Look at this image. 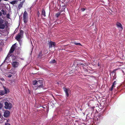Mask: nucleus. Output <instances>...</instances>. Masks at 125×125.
I'll use <instances>...</instances> for the list:
<instances>
[{
  "instance_id": "nucleus-1",
  "label": "nucleus",
  "mask_w": 125,
  "mask_h": 125,
  "mask_svg": "<svg viewBox=\"0 0 125 125\" xmlns=\"http://www.w3.org/2000/svg\"><path fill=\"white\" fill-rule=\"evenodd\" d=\"M4 107L6 109H10L12 107V104L11 103L6 101L4 102Z\"/></svg>"
},
{
  "instance_id": "nucleus-2",
  "label": "nucleus",
  "mask_w": 125,
  "mask_h": 125,
  "mask_svg": "<svg viewBox=\"0 0 125 125\" xmlns=\"http://www.w3.org/2000/svg\"><path fill=\"white\" fill-rule=\"evenodd\" d=\"M16 43H15L12 46L7 55V56L10 57L11 56V53L13 52L16 47Z\"/></svg>"
},
{
  "instance_id": "nucleus-3",
  "label": "nucleus",
  "mask_w": 125,
  "mask_h": 125,
  "mask_svg": "<svg viewBox=\"0 0 125 125\" xmlns=\"http://www.w3.org/2000/svg\"><path fill=\"white\" fill-rule=\"evenodd\" d=\"M23 31L22 30H21L20 32L16 36L15 39L17 40H21L23 36Z\"/></svg>"
},
{
  "instance_id": "nucleus-4",
  "label": "nucleus",
  "mask_w": 125,
  "mask_h": 125,
  "mask_svg": "<svg viewBox=\"0 0 125 125\" xmlns=\"http://www.w3.org/2000/svg\"><path fill=\"white\" fill-rule=\"evenodd\" d=\"M36 86L37 87V89L41 88H43L44 87V86L43 84L42 81L41 80H39L38 81Z\"/></svg>"
},
{
  "instance_id": "nucleus-5",
  "label": "nucleus",
  "mask_w": 125,
  "mask_h": 125,
  "mask_svg": "<svg viewBox=\"0 0 125 125\" xmlns=\"http://www.w3.org/2000/svg\"><path fill=\"white\" fill-rule=\"evenodd\" d=\"M23 19L24 22L25 23H27L28 21V14L25 11H24L23 15Z\"/></svg>"
},
{
  "instance_id": "nucleus-6",
  "label": "nucleus",
  "mask_w": 125,
  "mask_h": 125,
  "mask_svg": "<svg viewBox=\"0 0 125 125\" xmlns=\"http://www.w3.org/2000/svg\"><path fill=\"white\" fill-rule=\"evenodd\" d=\"M4 90H1L0 91V95H3L4 94H6L9 91L8 89L4 88Z\"/></svg>"
},
{
  "instance_id": "nucleus-7",
  "label": "nucleus",
  "mask_w": 125,
  "mask_h": 125,
  "mask_svg": "<svg viewBox=\"0 0 125 125\" xmlns=\"http://www.w3.org/2000/svg\"><path fill=\"white\" fill-rule=\"evenodd\" d=\"M48 44L49 45V48H52L53 46L54 47L56 46V43L55 42L52 41H48Z\"/></svg>"
},
{
  "instance_id": "nucleus-8",
  "label": "nucleus",
  "mask_w": 125,
  "mask_h": 125,
  "mask_svg": "<svg viewBox=\"0 0 125 125\" xmlns=\"http://www.w3.org/2000/svg\"><path fill=\"white\" fill-rule=\"evenodd\" d=\"M12 66L14 68L18 67L20 65L19 62L16 61L12 62L11 63Z\"/></svg>"
},
{
  "instance_id": "nucleus-9",
  "label": "nucleus",
  "mask_w": 125,
  "mask_h": 125,
  "mask_svg": "<svg viewBox=\"0 0 125 125\" xmlns=\"http://www.w3.org/2000/svg\"><path fill=\"white\" fill-rule=\"evenodd\" d=\"M38 81L36 80L33 81L32 82V84L33 85V88L35 90L37 89V87L36 86V84Z\"/></svg>"
},
{
  "instance_id": "nucleus-10",
  "label": "nucleus",
  "mask_w": 125,
  "mask_h": 125,
  "mask_svg": "<svg viewBox=\"0 0 125 125\" xmlns=\"http://www.w3.org/2000/svg\"><path fill=\"white\" fill-rule=\"evenodd\" d=\"M10 114V112L8 110H6L4 112V116L5 117H7L9 116Z\"/></svg>"
},
{
  "instance_id": "nucleus-11",
  "label": "nucleus",
  "mask_w": 125,
  "mask_h": 125,
  "mask_svg": "<svg viewBox=\"0 0 125 125\" xmlns=\"http://www.w3.org/2000/svg\"><path fill=\"white\" fill-rule=\"evenodd\" d=\"M5 24L2 23L0 24V29H2L3 30L1 31L3 33L4 32V30H3L4 29L5 26Z\"/></svg>"
},
{
  "instance_id": "nucleus-12",
  "label": "nucleus",
  "mask_w": 125,
  "mask_h": 125,
  "mask_svg": "<svg viewBox=\"0 0 125 125\" xmlns=\"http://www.w3.org/2000/svg\"><path fill=\"white\" fill-rule=\"evenodd\" d=\"M63 89L65 93L67 96L68 97L69 95L68 92L70 91V89H67L65 87L63 88Z\"/></svg>"
},
{
  "instance_id": "nucleus-13",
  "label": "nucleus",
  "mask_w": 125,
  "mask_h": 125,
  "mask_svg": "<svg viewBox=\"0 0 125 125\" xmlns=\"http://www.w3.org/2000/svg\"><path fill=\"white\" fill-rule=\"evenodd\" d=\"M116 25L118 28L121 29L122 30L123 29V26L121 23L118 22L117 23Z\"/></svg>"
},
{
  "instance_id": "nucleus-14",
  "label": "nucleus",
  "mask_w": 125,
  "mask_h": 125,
  "mask_svg": "<svg viewBox=\"0 0 125 125\" xmlns=\"http://www.w3.org/2000/svg\"><path fill=\"white\" fill-rule=\"evenodd\" d=\"M42 15H43L44 17H45L46 16L45 11L44 9H43L42 10Z\"/></svg>"
},
{
  "instance_id": "nucleus-15",
  "label": "nucleus",
  "mask_w": 125,
  "mask_h": 125,
  "mask_svg": "<svg viewBox=\"0 0 125 125\" xmlns=\"http://www.w3.org/2000/svg\"><path fill=\"white\" fill-rule=\"evenodd\" d=\"M5 76L9 78L11 77L12 76L11 74H10L9 73H7L5 74Z\"/></svg>"
},
{
  "instance_id": "nucleus-16",
  "label": "nucleus",
  "mask_w": 125,
  "mask_h": 125,
  "mask_svg": "<svg viewBox=\"0 0 125 125\" xmlns=\"http://www.w3.org/2000/svg\"><path fill=\"white\" fill-rule=\"evenodd\" d=\"M4 21L0 17V24L3 23Z\"/></svg>"
},
{
  "instance_id": "nucleus-17",
  "label": "nucleus",
  "mask_w": 125,
  "mask_h": 125,
  "mask_svg": "<svg viewBox=\"0 0 125 125\" xmlns=\"http://www.w3.org/2000/svg\"><path fill=\"white\" fill-rule=\"evenodd\" d=\"M61 13L60 12H59L57 13L56 15V17L58 18L60 15Z\"/></svg>"
},
{
  "instance_id": "nucleus-18",
  "label": "nucleus",
  "mask_w": 125,
  "mask_h": 125,
  "mask_svg": "<svg viewBox=\"0 0 125 125\" xmlns=\"http://www.w3.org/2000/svg\"><path fill=\"white\" fill-rule=\"evenodd\" d=\"M12 59L13 61H16L17 60V59L16 57L14 56H12Z\"/></svg>"
},
{
  "instance_id": "nucleus-19",
  "label": "nucleus",
  "mask_w": 125,
  "mask_h": 125,
  "mask_svg": "<svg viewBox=\"0 0 125 125\" xmlns=\"http://www.w3.org/2000/svg\"><path fill=\"white\" fill-rule=\"evenodd\" d=\"M22 5L23 3L19 4L18 6V8L20 9L22 7Z\"/></svg>"
},
{
  "instance_id": "nucleus-20",
  "label": "nucleus",
  "mask_w": 125,
  "mask_h": 125,
  "mask_svg": "<svg viewBox=\"0 0 125 125\" xmlns=\"http://www.w3.org/2000/svg\"><path fill=\"white\" fill-rule=\"evenodd\" d=\"M9 58H8L6 57L5 60V61L7 62H9L10 61V60H9Z\"/></svg>"
},
{
  "instance_id": "nucleus-21",
  "label": "nucleus",
  "mask_w": 125,
  "mask_h": 125,
  "mask_svg": "<svg viewBox=\"0 0 125 125\" xmlns=\"http://www.w3.org/2000/svg\"><path fill=\"white\" fill-rule=\"evenodd\" d=\"M19 42V44L20 45V46H21L22 44V41L21 40H17Z\"/></svg>"
},
{
  "instance_id": "nucleus-22",
  "label": "nucleus",
  "mask_w": 125,
  "mask_h": 125,
  "mask_svg": "<svg viewBox=\"0 0 125 125\" xmlns=\"http://www.w3.org/2000/svg\"><path fill=\"white\" fill-rule=\"evenodd\" d=\"M56 62V61L54 59L52 60L50 62V63H54Z\"/></svg>"
},
{
  "instance_id": "nucleus-23",
  "label": "nucleus",
  "mask_w": 125,
  "mask_h": 125,
  "mask_svg": "<svg viewBox=\"0 0 125 125\" xmlns=\"http://www.w3.org/2000/svg\"><path fill=\"white\" fill-rule=\"evenodd\" d=\"M17 1H13L11 2V3L12 4H14L16 3Z\"/></svg>"
},
{
  "instance_id": "nucleus-24",
  "label": "nucleus",
  "mask_w": 125,
  "mask_h": 125,
  "mask_svg": "<svg viewBox=\"0 0 125 125\" xmlns=\"http://www.w3.org/2000/svg\"><path fill=\"white\" fill-rule=\"evenodd\" d=\"M74 44H75L77 45H82L80 43L74 42Z\"/></svg>"
},
{
  "instance_id": "nucleus-25",
  "label": "nucleus",
  "mask_w": 125,
  "mask_h": 125,
  "mask_svg": "<svg viewBox=\"0 0 125 125\" xmlns=\"http://www.w3.org/2000/svg\"><path fill=\"white\" fill-rule=\"evenodd\" d=\"M2 12L3 14L4 15H5L6 14V12L4 10H2Z\"/></svg>"
},
{
  "instance_id": "nucleus-26",
  "label": "nucleus",
  "mask_w": 125,
  "mask_h": 125,
  "mask_svg": "<svg viewBox=\"0 0 125 125\" xmlns=\"http://www.w3.org/2000/svg\"><path fill=\"white\" fill-rule=\"evenodd\" d=\"M116 81H115L113 83V84L112 85L114 86V85H115V84H116Z\"/></svg>"
},
{
  "instance_id": "nucleus-27",
  "label": "nucleus",
  "mask_w": 125,
  "mask_h": 125,
  "mask_svg": "<svg viewBox=\"0 0 125 125\" xmlns=\"http://www.w3.org/2000/svg\"><path fill=\"white\" fill-rule=\"evenodd\" d=\"M10 15L9 14H8L6 16L7 18L10 19Z\"/></svg>"
},
{
  "instance_id": "nucleus-28",
  "label": "nucleus",
  "mask_w": 125,
  "mask_h": 125,
  "mask_svg": "<svg viewBox=\"0 0 125 125\" xmlns=\"http://www.w3.org/2000/svg\"><path fill=\"white\" fill-rule=\"evenodd\" d=\"M114 86H113L112 85V86L111 87V88L110 89V91H112L113 90V88L114 87Z\"/></svg>"
},
{
  "instance_id": "nucleus-29",
  "label": "nucleus",
  "mask_w": 125,
  "mask_h": 125,
  "mask_svg": "<svg viewBox=\"0 0 125 125\" xmlns=\"http://www.w3.org/2000/svg\"><path fill=\"white\" fill-rule=\"evenodd\" d=\"M2 106H3V105H2V104L0 103V109H1L2 107Z\"/></svg>"
},
{
  "instance_id": "nucleus-30",
  "label": "nucleus",
  "mask_w": 125,
  "mask_h": 125,
  "mask_svg": "<svg viewBox=\"0 0 125 125\" xmlns=\"http://www.w3.org/2000/svg\"><path fill=\"white\" fill-rule=\"evenodd\" d=\"M5 125H10V124L8 122H6L5 123Z\"/></svg>"
},
{
  "instance_id": "nucleus-31",
  "label": "nucleus",
  "mask_w": 125,
  "mask_h": 125,
  "mask_svg": "<svg viewBox=\"0 0 125 125\" xmlns=\"http://www.w3.org/2000/svg\"><path fill=\"white\" fill-rule=\"evenodd\" d=\"M85 10V8H83L81 9V10L82 11H83Z\"/></svg>"
},
{
  "instance_id": "nucleus-32",
  "label": "nucleus",
  "mask_w": 125,
  "mask_h": 125,
  "mask_svg": "<svg viewBox=\"0 0 125 125\" xmlns=\"http://www.w3.org/2000/svg\"><path fill=\"white\" fill-rule=\"evenodd\" d=\"M10 120L9 119H8L7 120V122L8 123L10 122Z\"/></svg>"
},
{
  "instance_id": "nucleus-33",
  "label": "nucleus",
  "mask_w": 125,
  "mask_h": 125,
  "mask_svg": "<svg viewBox=\"0 0 125 125\" xmlns=\"http://www.w3.org/2000/svg\"><path fill=\"white\" fill-rule=\"evenodd\" d=\"M1 15V12L0 11V15Z\"/></svg>"
},
{
  "instance_id": "nucleus-34",
  "label": "nucleus",
  "mask_w": 125,
  "mask_h": 125,
  "mask_svg": "<svg viewBox=\"0 0 125 125\" xmlns=\"http://www.w3.org/2000/svg\"><path fill=\"white\" fill-rule=\"evenodd\" d=\"M2 80H4V79H2Z\"/></svg>"
},
{
  "instance_id": "nucleus-35",
  "label": "nucleus",
  "mask_w": 125,
  "mask_h": 125,
  "mask_svg": "<svg viewBox=\"0 0 125 125\" xmlns=\"http://www.w3.org/2000/svg\"><path fill=\"white\" fill-rule=\"evenodd\" d=\"M22 2H22V3H23V2H24V1H23Z\"/></svg>"
},
{
  "instance_id": "nucleus-36",
  "label": "nucleus",
  "mask_w": 125,
  "mask_h": 125,
  "mask_svg": "<svg viewBox=\"0 0 125 125\" xmlns=\"http://www.w3.org/2000/svg\"><path fill=\"white\" fill-rule=\"evenodd\" d=\"M1 1V0H0V2Z\"/></svg>"
},
{
  "instance_id": "nucleus-37",
  "label": "nucleus",
  "mask_w": 125,
  "mask_h": 125,
  "mask_svg": "<svg viewBox=\"0 0 125 125\" xmlns=\"http://www.w3.org/2000/svg\"><path fill=\"white\" fill-rule=\"evenodd\" d=\"M99 64H98V66H99Z\"/></svg>"
},
{
  "instance_id": "nucleus-38",
  "label": "nucleus",
  "mask_w": 125,
  "mask_h": 125,
  "mask_svg": "<svg viewBox=\"0 0 125 125\" xmlns=\"http://www.w3.org/2000/svg\"><path fill=\"white\" fill-rule=\"evenodd\" d=\"M117 70V69H116L115 70Z\"/></svg>"
}]
</instances>
